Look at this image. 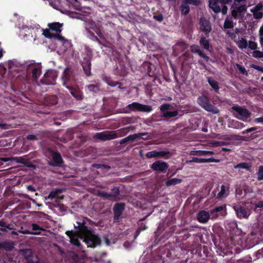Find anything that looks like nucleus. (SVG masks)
<instances>
[{
  "label": "nucleus",
  "instance_id": "1",
  "mask_svg": "<svg viewBox=\"0 0 263 263\" xmlns=\"http://www.w3.org/2000/svg\"><path fill=\"white\" fill-rule=\"evenodd\" d=\"M74 227L79 230L83 238V241L88 247L95 248L101 244L100 238L88 229L84 220L77 222V225H74Z\"/></svg>",
  "mask_w": 263,
  "mask_h": 263
},
{
  "label": "nucleus",
  "instance_id": "2",
  "mask_svg": "<svg viewBox=\"0 0 263 263\" xmlns=\"http://www.w3.org/2000/svg\"><path fill=\"white\" fill-rule=\"evenodd\" d=\"M61 80L62 85L66 88L75 85L77 79L73 70L70 67L66 68L62 73Z\"/></svg>",
  "mask_w": 263,
  "mask_h": 263
},
{
  "label": "nucleus",
  "instance_id": "3",
  "mask_svg": "<svg viewBox=\"0 0 263 263\" xmlns=\"http://www.w3.org/2000/svg\"><path fill=\"white\" fill-rule=\"evenodd\" d=\"M198 104L207 111L212 112L214 114H217L219 112V110L217 107L212 104L208 97L205 96H200L197 98Z\"/></svg>",
  "mask_w": 263,
  "mask_h": 263
},
{
  "label": "nucleus",
  "instance_id": "4",
  "mask_svg": "<svg viewBox=\"0 0 263 263\" xmlns=\"http://www.w3.org/2000/svg\"><path fill=\"white\" fill-rule=\"evenodd\" d=\"M201 4L200 0H181V4L179 6V10L182 15L186 16L190 12V6L196 7L199 6Z\"/></svg>",
  "mask_w": 263,
  "mask_h": 263
},
{
  "label": "nucleus",
  "instance_id": "5",
  "mask_svg": "<svg viewBox=\"0 0 263 263\" xmlns=\"http://www.w3.org/2000/svg\"><path fill=\"white\" fill-rule=\"evenodd\" d=\"M58 77V72L53 69L48 70L44 75L43 78L40 80V83L46 85H53L55 84Z\"/></svg>",
  "mask_w": 263,
  "mask_h": 263
},
{
  "label": "nucleus",
  "instance_id": "6",
  "mask_svg": "<svg viewBox=\"0 0 263 263\" xmlns=\"http://www.w3.org/2000/svg\"><path fill=\"white\" fill-rule=\"evenodd\" d=\"M125 108L128 109L126 111V112H129L130 111L149 112L153 110L151 106L142 104L138 102H133L129 104L126 106Z\"/></svg>",
  "mask_w": 263,
  "mask_h": 263
},
{
  "label": "nucleus",
  "instance_id": "7",
  "mask_svg": "<svg viewBox=\"0 0 263 263\" xmlns=\"http://www.w3.org/2000/svg\"><path fill=\"white\" fill-rule=\"evenodd\" d=\"M247 10V6L246 5L232 4L231 6V15L235 20L242 18Z\"/></svg>",
  "mask_w": 263,
  "mask_h": 263
},
{
  "label": "nucleus",
  "instance_id": "8",
  "mask_svg": "<svg viewBox=\"0 0 263 263\" xmlns=\"http://www.w3.org/2000/svg\"><path fill=\"white\" fill-rule=\"evenodd\" d=\"M233 209L237 217L239 219L248 218L251 214L250 210L245 203L242 204L240 203L235 204Z\"/></svg>",
  "mask_w": 263,
  "mask_h": 263
},
{
  "label": "nucleus",
  "instance_id": "9",
  "mask_svg": "<svg viewBox=\"0 0 263 263\" xmlns=\"http://www.w3.org/2000/svg\"><path fill=\"white\" fill-rule=\"evenodd\" d=\"M232 110L236 111L239 116L234 115V116L243 121H246L247 119L250 118L251 116V113L250 111L246 108H243L239 106H233L231 108Z\"/></svg>",
  "mask_w": 263,
  "mask_h": 263
},
{
  "label": "nucleus",
  "instance_id": "10",
  "mask_svg": "<svg viewBox=\"0 0 263 263\" xmlns=\"http://www.w3.org/2000/svg\"><path fill=\"white\" fill-rule=\"evenodd\" d=\"M199 29L204 33V35L209 37V34L212 31V25L209 20L204 16L200 18L199 21Z\"/></svg>",
  "mask_w": 263,
  "mask_h": 263
},
{
  "label": "nucleus",
  "instance_id": "11",
  "mask_svg": "<svg viewBox=\"0 0 263 263\" xmlns=\"http://www.w3.org/2000/svg\"><path fill=\"white\" fill-rule=\"evenodd\" d=\"M91 57L87 55L83 58L81 61V66H82L83 71L86 77H88L92 75L91 74Z\"/></svg>",
  "mask_w": 263,
  "mask_h": 263
},
{
  "label": "nucleus",
  "instance_id": "12",
  "mask_svg": "<svg viewBox=\"0 0 263 263\" xmlns=\"http://www.w3.org/2000/svg\"><path fill=\"white\" fill-rule=\"evenodd\" d=\"M66 88L69 90L71 96L74 98L77 101H81L83 100V92L78 85H74Z\"/></svg>",
  "mask_w": 263,
  "mask_h": 263
},
{
  "label": "nucleus",
  "instance_id": "13",
  "mask_svg": "<svg viewBox=\"0 0 263 263\" xmlns=\"http://www.w3.org/2000/svg\"><path fill=\"white\" fill-rule=\"evenodd\" d=\"M52 155V161H48L49 165L53 167H61L64 163V161L59 152H51Z\"/></svg>",
  "mask_w": 263,
  "mask_h": 263
},
{
  "label": "nucleus",
  "instance_id": "14",
  "mask_svg": "<svg viewBox=\"0 0 263 263\" xmlns=\"http://www.w3.org/2000/svg\"><path fill=\"white\" fill-rule=\"evenodd\" d=\"M125 208V203L124 202L116 203L113 208V212L114 214V221H118Z\"/></svg>",
  "mask_w": 263,
  "mask_h": 263
},
{
  "label": "nucleus",
  "instance_id": "15",
  "mask_svg": "<svg viewBox=\"0 0 263 263\" xmlns=\"http://www.w3.org/2000/svg\"><path fill=\"white\" fill-rule=\"evenodd\" d=\"M151 168L154 171L164 172L168 168V164L165 162L158 160L151 165Z\"/></svg>",
  "mask_w": 263,
  "mask_h": 263
},
{
  "label": "nucleus",
  "instance_id": "16",
  "mask_svg": "<svg viewBox=\"0 0 263 263\" xmlns=\"http://www.w3.org/2000/svg\"><path fill=\"white\" fill-rule=\"evenodd\" d=\"M170 152L169 151H157L156 150H153L148 152L146 153V156L148 158L160 157L168 158L170 157Z\"/></svg>",
  "mask_w": 263,
  "mask_h": 263
},
{
  "label": "nucleus",
  "instance_id": "17",
  "mask_svg": "<svg viewBox=\"0 0 263 263\" xmlns=\"http://www.w3.org/2000/svg\"><path fill=\"white\" fill-rule=\"evenodd\" d=\"M220 159H216L213 157H211L209 158H197V157H193L191 159L186 161V163H191L192 162H195L196 163H209V162H215L219 163L220 162Z\"/></svg>",
  "mask_w": 263,
  "mask_h": 263
},
{
  "label": "nucleus",
  "instance_id": "18",
  "mask_svg": "<svg viewBox=\"0 0 263 263\" xmlns=\"http://www.w3.org/2000/svg\"><path fill=\"white\" fill-rule=\"evenodd\" d=\"M230 185L229 183H224L220 186V191L218 193L217 198L221 199L226 198L229 195Z\"/></svg>",
  "mask_w": 263,
  "mask_h": 263
},
{
  "label": "nucleus",
  "instance_id": "19",
  "mask_svg": "<svg viewBox=\"0 0 263 263\" xmlns=\"http://www.w3.org/2000/svg\"><path fill=\"white\" fill-rule=\"evenodd\" d=\"M212 215H214L215 216L217 217L219 215L221 216H224L226 213V205L223 204L220 206H216L214 207L211 211Z\"/></svg>",
  "mask_w": 263,
  "mask_h": 263
},
{
  "label": "nucleus",
  "instance_id": "20",
  "mask_svg": "<svg viewBox=\"0 0 263 263\" xmlns=\"http://www.w3.org/2000/svg\"><path fill=\"white\" fill-rule=\"evenodd\" d=\"M146 135H147V133H138V134H134L133 135H130L126 137V138L121 139L119 143L122 145V144L126 143L129 141H134L135 140L140 138L142 136H146Z\"/></svg>",
  "mask_w": 263,
  "mask_h": 263
},
{
  "label": "nucleus",
  "instance_id": "21",
  "mask_svg": "<svg viewBox=\"0 0 263 263\" xmlns=\"http://www.w3.org/2000/svg\"><path fill=\"white\" fill-rule=\"evenodd\" d=\"M93 137L103 141L113 139L111 131L107 132V133L104 132L97 133L94 135Z\"/></svg>",
  "mask_w": 263,
  "mask_h": 263
},
{
  "label": "nucleus",
  "instance_id": "22",
  "mask_svg": "<svg viewBox=\"0 0 263 263\" xmlns=\"http://www.w3.org/2000/svg\"><path fill=\"white\" fill-rule=\"evenodd\" d=\"M215 154V153L213 151L205 150L192 151L190 152V155L197 156H212Z\"/></svg>",
  "mask_w": 263,
  "mask_h": 263
},
{
  "label": "nucleus",
  "instance_id": "23",
  "mask_svg": "<svg viewBox=\"0 0 263 263\" xmlns=\"http://www.w3.org/2000/svg\"><path fill=\"white\" fill-rule=\"evenodd\" d=\"M197 218L199 222L204 223L209 220L210 214L208 212L201 211L198 213Z\"/></svg>",
  "mask_w": 263,
  "mask_h": 263
},
{
  "label": "nucleus",
  "instance_id": "24",
  "mask_svg": "<svg viewBox=\"0 0 263 263\" xmlns=\"http://www.w3.org/2000/svg\"><path fill=\"white\" fill-rule=\"evenodd\" d=\"M128 127H124L116 131H111L113 139L124 136L128 132Z\"/></svg>",
  "mask_w": 263,
  "mask_h": 263
},
{
  "label": "nucleus",
  "instance_id": "25",
  "mask_svg": "<svg viewBox=\"0 0 263 263\" xmlns=\"http://www.w3.org/2000/svg\"><path fill=\"white\" fill-rule=\"evenodd\" d=\"M32 77L34 79H37L41 75L42 65L41 64L32 66Z\"/></svg>",
  "mask_w": 263,
  "mask_h": 263
},
{
  "label": "nucleus",
  "instance_id": "26",
  "mask_svg": "<svg viewBox=\"0 0 263 263\" xmlns=\"http://www.w3.org/2000/svg\"><path fill=\"white\" fill-rule=\"evenodd\" d=\"M219 2L216 0H210L209 6L215 13H218L221 11V8L218 5Z\"/></svg>",
  "mask_w": 263,
  "mask_h": 263
},
{
  "label": "nucleus",
  "instance_id": "27",
  "mask_svg": "<svg viewBox=\"0 0 263 263\" xmlns=\"http://www.w3.org/2000/svg\"><path fill=\"white\" fill-rule=\"evenodd\" d=\"M31 228L32 232H31L29 230H25L24 232V234H34V235H39L40 234V232L37 231L40 230H43L44 229H43L41 227H40L39 225H38L36 223H32L31 224Z\"/></svg>",
  "mask_w": 263,
  "mask_h": 263
},
{
  "label": "nucleus",
  "instance_id": "28",
  "mask_svg": "<svg viewBox=\"0 0 263 263\" xmlns=\"http://www.w3.org/2000/svg\"><path fill=\"white\" fill-rule=\"evenodd\" d=\"M14 248V243L11 241H5L0 242V250L10 251Z\"/></svg>",
  "mask_w": 263,
  "mask_h": 263
},
{
  "label": "nucleus",
  "instance_id": "29",
  "mask_svg": "<svg viewBox=\"0 0 263 263\" xmlns=\"http://www.w3.org/2000/svg\"><path fill=\"white\" fill-rule=\"evenodd\" d=\"M207 38L208 37L205 35H201L199 40V44L203 48L206 50H209L210 49V45L209 40Z\"/></svg>",
  "mask_w": 263,
  "mask_h": 263
},
{
  "label": "nucleus",
  "instance_id": "30",
  "mask_svg": "<svg viewBox=\"0 0 263 263\" xmlns=\"http://www.w3.org/2000/svg\"><path fill=\"white\" fill-rule=\"evenodd\" d=\"M48 26L50 30L55 31L58 33H61L62 31L61 28L62 27V24L59 22L48 24Z\"/></svg>",
  "mask_w": 263,
  "mask_h": 263
},
{
  "label": "nucleus",
  "instance_id": "31",
  "mask_svg": "<svg viewBox=\"0 0 263 263\" xmlns=\"http://www.w3.org/2000/svg\"><path fill=\"white\" fill-rule=\"evenodd\" d=\"M8 229L12 230L13 226L11 224L7 223L3 220H0V231L3 234H6L8 232Z\"/></svg>",
  "mask_w": 263,
  "mask_h": 263
},
{
  "label": "nucleus",
  "instance_id": "32",
  "mask_svg": "<svg viewBox=\"0 0 263 263\" xmlns=\"http://www.w3.org/2000/svg\"><path fill=\"white\" fill-rule=\"evenodd\" d=\"M145 67L147 70V75L150 77L154 78L153 80L155 81L157 78V76L156 75L155 71L152 70V69L154 68V66L149 63H146L145 65Z\"/></svg>",
  "mask_w": 263,
  "mask_h": 263
},
{
  "label": "nucleus",
  "instance_id": "33",
  "mask_svg": "<svg viewBox=\"0 0 263 263\" xmlns=\"http://www.w3.org/2000/svg\"><path fill=\"white\" fill-rule=\"evenodd\" d=\"M187 45L184 42H179L177 43L173 47L174 51L178 50L179 51L183 52L187 48Z\"/></svg>",
  "mask_w": 263,
  "mask_h": 263
},
{
  "label": "nucleus",
  "instance_id": "34",
  "mask_svg": "<svg viewBox=\"0 0 263 263\" xmlns=\"http://www.w3.org/2000/svg\"><path fill=\"white\" fill-rule=\"evenodd\" d=\"M85 30L88 34V36L90 40L97 42L99 45H102V42L97 36L95 35L93 32L89 30L87 27L85 28Z\"/></svg>",
  "mask_w": 263,
  "mask_h": 263
},
{
  "label": "nucleus",
  "instance_id": "35",
  "mask_svg": "<svg viewBox=\"0 0 263 263\" xmlns=\"http://www.w3.org/2000/svg\"><path fill=\"white\" fill-rule=\"evenodd\" d=\"M207 80L210 86L216 91H218L219 89L218 83L214 80L212 77H209L207 78Z\"/></svg>",
  "mask_w": 263,
  "mask_h": 263
},
{
  "label": "nucleus",
  "instance_id": "36",
  "mask_svg": "<svg viewBox=\"0 0 263 263\" xmlns=\"http://www.w3.org/2000/svg\"><path fill=\"white\" fill-rule=\"evenodd\" d=\"M100 86L101 84L97 83L96 84H89L86 86V87L89 91H91L94 93H97L100 90Z\"/></svg>",
  "mask_w": 263,
  "mask_h": 263
},
{
  "label": "nucleus",
  "instance_id": "37",
  "mask_svg": "<svg viewBox=\"0 0 263 263\" xmlns=\"http://www.w3.org/2000/svg\"><path fill=\"white\" fill-rule=\"evenodd\" d=\"M62 192V190L60 189H56L55 190L51 191L47 197H46V199L53 200L57 197V196Z\"/></svg>",
  "mask_w": 263,
  "mask_h": 263
},
{
  "label": "nucleus",
  "instance_id": "38",
  "mask_svg": "<svg viewBox=\"0 0 263 263\" xmlns=\"http://www.w3.org/2000/svg\"><path fill=\"white\" fill-rule=\"evenodd\" d=\"M23 255L28 261H32V252L30 249H25L23 251Z\"/></svg>",
  "mask_w": 263,
  "mask_h": 263
},
{
  "label": "nucleus",
  "instance_id": "39",
  "mask_svg": "<svg viewBox=\"0 0 263 263\" xmlns=\"http://www.w3.org/2000/svg\"><path fill=\"white\" fill-rule=\"evenodd\" d=\"M98 195L104 199L114 200V195H111L110 193H107L104 191H99L98 192Z\"/></svg>",
  "mask_w": 263,
  "mask_h": 263
},
{
  "label": "nucleus",
  "instance_id": "40",
  "mask_svg": "<svg viewBox=\"0 0 263 263\" xmlns=\"http://www.w3.org/2000/svg\"><path fill=\"white\" fill-rule=\"evenodd\" d=\"M182 182V180L177 178H173L168 180L166 181L165 184L167 186H170L171 185H174L177 184H179Z\"/></svg>",
  "mask_w": 263,
  "mask_h": 263
},
{
  "label": "nucleus",
  "instance_id": "41",
  "mask_svg": "<svg viewBox=\"0 0 263 263\" xmlns=\"http://www.w3.org/2000/svg\"><path fill=\"white\" fill-rule=\"evenodd\" d=\"M178 115V111L177 110H174V111H166L165 112H164L162 117L166 118H171L173 117H175L177 116Z\"/></svg>",
  "mask_w": 263,
  "mask_h": 263
},
{
  "label": "nucleus",
  "instance_id": "42",
  "mask_svg": "<svg viewBox=\"0 0 263 263\" xmlns=\"http://www.w3.org/2000/svg\"><path fill=\"white\" fill-rule=\"evenodd\" d=\"M237 45L240 49H245L248 47V42L246 39L241 37V39L237 42Z\"/></svg>",
  "mask_w": 263,
  "mask_h": 263
},
{
  "label": "nucleus",
  "instance_id": "43",
  "mask_svg": "<svg viewBox=\"0 0 263 263\" xmlns=\"http://www.w3.org/2000/svg\"><path fill=\"white\" fill-rule=\"evenodd\" d=\"M251 165H250L247 162H241L239 163L236 165H234V168L235 169L237 168H241L244 169L246 170H249L250 168Z\"/></svg>",
  "mask_w": 263,
  "mask_h": 263
},
{
  "label": "nucleus",
  "instance_id": "44",
  "mask_svg": "<svg viewBox=\"0 0 263 263\" xmlns=\"http://www.w3.org/2000/svg\"><path fill=\"white\" fill-rule=\"evenodd\" d=\"M232 127L236 129H241L245 127V125L238 121H233L232 122Z\"/></svg>",
  "mask_w": 263,
  "mask_h": 263
},
{
  "label": "nucleus",
  "instance_id": "45",
  "mask_svg": "<svg viewBox=\"0 0 263 263\" xmlns=\"http://www.w3.org/2000/svg\"><path fill=\"white\" fill-rule=\"evenodd\" d=\"M234 27L233 22L232 20L226 18L224 24L223 28L224 29H231Z\"/></svg>",
  "mask_w": 263,
  "mask_h": 263
},
{
  "label": "nucleus",
  "instance_id": "46",
  "mask_svg": "<svg viewBox=\"0 0 263 263\" xmlns=\"http://www.w3.org/2000/svg\"><path fill=\"white\" fill-rule=\"evenodd\" d=\"M236 66L240 73H241L243 76H248V71L244 66L239 64H236Z\"/></svg>",
  "mask_w": 263,
  "mask_h": 263
},
{
  "label": "nucleus",
  "instance_id": "47",
  "mask_svg": "<svg viewBox=\"0 0 263 263\" xmlns=\"http://www.w3.org/2000/svg\"><path fill=\"white\" fill-rule=\"evenodd\" d=\"M111 191V193H110V194L114 195V200H116L117 196L120 194L119 188L117 186H115L112 188Z\"/></svg>",
  "mask_w": 263,
  "mask_h": 263
},
{
  "label": "nucleus",
  "instance_id": "48",
  "mask_svg": "<svg viewBox=\"0 0 263 263\" xmlns=\"http://www.w3.org/2000/svg\"><path fill=\"white\" fill-rule=\"evenodd\" d=\"M43 34L48 39H53L54 37V34H53L50 32V29H45L43 30Z\"/></svg>",
  "mask_w": 263,
  "mask_h": 263
},
{
  "label": "nucleus",
  "instance_id": "49",
  "mask_svg": "<svg viewBox=\"0 0 263 263\" xmlns=\"http://www.w3.org/2000/svg\"><path fill=\"white\" fill-rule=\"evenodd\" d=\"M252 56L257 59L263 58V51L255 50L252 52Z\"/></svg>",
  "mask_w": 263,
  "mask_h": 263
},
{
  "label": "nucleus",
  "instance_id": "50",
  "mask_svg": "<svg viewBox=\"0 0 263 263\" xmlns=\"http://www.w3.org/2000/svg\"><path fill=\"white\" fill-rule=\"evenodd\" d=\"M191 51L193 53H196L199 54L201 51L200 49L199 46L197 45L194 44L191 46Z\"/></svg>",
  "mask_w": 263,
  "mask_h": 263
},
{
  "label": "nucleus",
  "instance_id": "51",
  "mask_svg": "<svg viewBox=\"0 0 263 263\" xmlns=\"http://www.w3.org/2000/svg\"><path fill=\"white\" fill-rule=\"evenodd\" d=\"M250 11L253 13V17L255 19L259 20L263 17V12L261 11L254 12L253 10H250Z\"/></svg>",
  "mask_w": 263,
  "mask_h": 263
},
{
  "label": "nucleus",
  "instance_id": "52",
  "mask_svg": "<svg viewBox=\"0 0 263 263\" xmlns=\"http://www.w3.org/2000/svg\"><path fill=\"white\" fill-rule=\"evenodd\" d=\"M248 46L249 48L254 51L258 48V45L257 43L252 41H249V43H248Z\"/></svg>",
  "mask_w": 263,
  "mask_h": 263
},
{
  "label": "nucleus",
  "instance_id": "53",
  "mask_svg": "<svg viewBox=\"0 0 263 263\" xmlns=\"http://www.w3.org/2000/svg\"><path fill=\"white\" fill-rule=\"evenodd\" d=\"M170 107H171L170 104L165 103V104H162L159 107V109H160V111L162 112H163V114L164 112H165L166 111H168V110L170 109Z\"/></svg>",
  "mask_w": 263,
  "mask_h": 263
},
{
  "label": "nucleus",
  "instance_id": "54",
  "mask_svg": "<svg viewBox=\"0 0 263 263\" xmlns=\"http://www.w3.org/2000/svg\"><path fill=\"white\" fill-rule=\"evenodd\" d=\"M69 237L70 239V241L72 245H73L76 246H77L78 247L81 246V243L78 238L71 237V236H69Z\"/></svg>",
  "mask_w": 263,
  "mask_h": 263
},
{
  "label": "nucleus",
  "instance_id": "55",
  "mask_svg": "<svg viewBox=\"0 0 263 263\" xmlns=\"http://www.w3.org/2000/svg\"><path fill=\"white\" fill-rule=\"evenodd\" d=\"M212 144L215 147H218L229 145L230 144V142L224 141H214L212 143Z\"/></svg>",
  "mask_w": 263,
  "mask_h": 263
},
{
  "label": "nucleus",
  "instance_id": "56",
  "mask_svg": "<svg viewBox=\"0 0 263 263\" xmlns=\"http://www.w3.org/2000/svg\"><path fill=\"white\" fill-rule=\"evenodd\" d=\"M257 180L258 181L263 180V165H261L259 167L257 174Z\"/></svg>",
  "mask_w": 263,
  "mask_h": 263
},
{
  "label": "nucleus",
  "instance_id": "57",
  "mask_svg": "<svg viewBox=\"0 0 263 263\" xmlns=\"http://www.w3.org/2000/svg\"><path fill=\"white\" fill-rule=\"evenodd\" d=\"M87 27L88 28V29L89 30L90 29H92L93 30H94V29L97 28V27L96 26V24L95 23V22L92 21H89L87 24H86V26L85 27Z\"/></svg>",
  "mask_w": 263,
  "mask_h": 263
},
{
  "label": "nucleus",
  "instance_id": "58",
  "mask_svg": "<svg viewBox=\"0 0 263 263\" xmlns=\"http://www.w3.org/2000/svg\"><path fill=\"white\" fill-rule=\"evenodd\" d=\"M263 9V5L260 3L257 4L254 7L252 8L250 10H253L254 12L260 11Z\"/></svg>",
  "mask_w": 263,
  "mask_h": 263
},
{
  "label": "nucleus",
  "instance_id": "59",
  "mask_svg": "<svg viewBox=\"0 0 263 263\" xmlns=\"http://www.w3.org/2000/svg\"><path fill=\"white\" fill-rule=\"evenodd\" d=\"M147 227L145 225L140 226V227L138 228V229L136 232L135 238L139 235V234L140 233V232L142 231L145 230L146 229H147Z\"/></svg>",
  "mask_w": 263,
  "mask_h": 263
},
{
  "label": "nucleus",
  "instance_id": "60",
  "mask_svg": "<svg viewBox=\"0 0 263 263\" xmlns=\"http://www.w3.org/2000/svg\"><path fill=\"white\" fill-rule=\"evenodd\" d=\"M26 139L27 140H30V141H36L39 139V138L37 137L36 135H28L26 136Z\"/></svg>",
  "mask_w": 263,
  "mask_h": 263
},
{
  "label": "nucleus",
  "instance_id": "61",
  "mask_svg": "<svg viewBox=\"0 0 263 263\" xmlns=\"http://www.w3.org/2000/svg\"><path fill=\"white\" fill-rule=\"evenodd\" d=\"M255 256L256 259L263 257V247L256 252Z\"/></svg>",
  "mask_w": 263,
  "mask_h": 263
},
{
  "label": "nucleus",
  "instance_id": "62",
  "mask_svg": "<svg viewBox=\"0 0 263 263\" xmlns=\"http://www.w3.org/2000/svg\"><path fill=\"white\" fill-rule=\"evenodd\" d=\"M258 128V127H257V126H256V127H252L248 128V129L243 130L242 132V134L244 135V134H248L249 133H251V132H254V131L257 130Z\"/></svg>",
  "mask_w": 263,
  "mask_h": 263
},
{
  "label": "nucleus",
  "instance_id": "63",
  "mask_svg": "<svg viewBox=\"0 0 263 263\" xmlns=\"http://www.w3.org/2000/svg\"><path fill=\"white\" fill-rule=\"evenodd\" d=\"M100 38H103V34L99 27L96 28L93 30Z\"/></svg>",
  "mask_w": 263,
  "mask_h": 263
},
{
  "label": "nucleus",
  "instance_id": "64",
  "mask_svg": "<svg viewBox=\"0 0 263 263\" xmlns=\"http://www.w3.org/2000/svg\"><path fill=\"white\" fill-rule=\"evenodd\" d=\"M251 67L259 71H261V72H263V67L260 66L256 65L255 64H252L251 65Z\"/></svg>",
  "mask_w": 263,
  "mask_h": 263
}]
</instances>
